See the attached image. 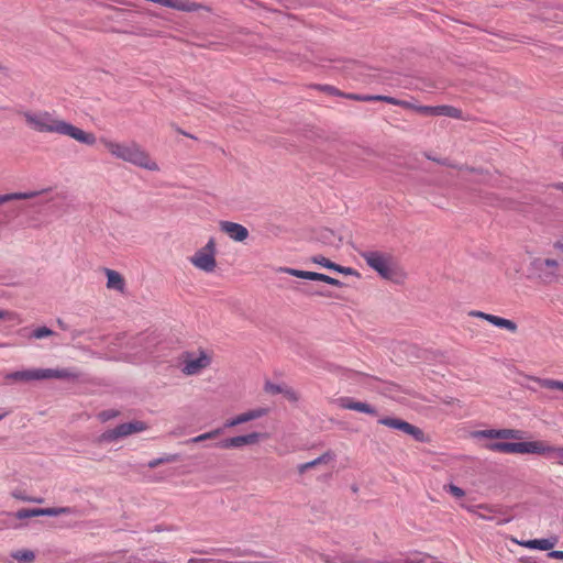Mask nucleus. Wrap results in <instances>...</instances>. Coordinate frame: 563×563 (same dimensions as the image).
Returning <instances> with one entry per match:
<instances>
[{
	"label": "nucleus",
	"mask_w": 563,
	"mask_h": 563,
	"mask_svg": "<svg viewBox=\"0 0 563 563\" xmlns=\"http://www.w3.org/2000/svg\"><path fill=\"white\" fill-rule=\"evenodd\" d=\"M25 124L37 133H54L69 136L85 145H93L96 135L60 119L55 111L24 110L20 112Z\"/></svg>",
	"instance_id": "nucleus-1"
},
{
	"label": "nucleus",
	"mask_w": 563,
	"mask_h": 563,
	"mask_svg": "<svg viewBox=\"0 0 563 563\" xmlns=\"http://www.w3.org/2000/svg\"><path fill=\"white\" fill-rule=\"evenodd\" d=\"M101 144L115 158L130 163L137 167L158 172V164L153 161L150 154L136 142H117L110 139L101 137Z\"/></svg>",
	"instance_id": "nucleus-2"
},
{
	"label": "nucleus",
	"mask_w": 563,
	"mask_h": 563,
	"mask_svg": "<svg viewBox=\"0 0 563 563\" xmlns=\"http://www.w3.org/2000/svg\"><path fill=\"white\" fill-rule=\"evenodd\" d=\"M15 380H34V379H77L79 373L68 368H32L18 371L10 375Z\"/></svg>",
	"instance_id": "nucleus-3"
},
{
	"label": "nucleus",
	"mask_w": 563,
	"mask_h": 563,
	"mask_svg": "<svg viewBox=\"0 0 563 563\" xmlns=\"http://www.w3.org/2000/svg\"><path fill=\"white\" fill-rule=\"evenodd\" d=\"M559 263L552 258H533L529 265L531 278L539 279L542 284H552L559 277Z\"/></svg>",
	"instance_id": "nucleus-4"
},
{
	"label": "nucleus",
	"mask_w": 563,
	"mask_h": 563,
	"mask_svg": "<svg viewBox=\"0 0 563 563\" xmlns=\"http://www.w3.org/2000/svg\"><path fill=\"white\" fill-rule=\"evenodd\" d=\"M217 244L214 238H210L205 246L197 250L189 262L199 271L213 273L217 267Z\"/></svg>",
	"instance_id": "nucleus-5"
},
{
	"label": "nucleus",
	"mask_w": 563,
	"mask_h": 563,
	"mask_svg": "<svg viewBox=\"0 0 563 563\" xmlns=\"http://www.w3.org/2000/svg\"><path fill=\"white\" fill-rule=\"evenodd\" d=\"M361 257L374 271H376L383 278L389 279L393 275L391 256L389 254L378 251H364Z\"/></svg>",
	"instance_id": "nucleus-6"
},
{
	"label": "nucleus",
	"mask_w": 563,
	"mask_h": 563,
	"mask_svg": "<svg viewBox=\"0 0 563 563\" xmlns=\"http://www.w3.org/2000/svg\"><path fill=\"white\" fill-rule=\"evenodd\" d=\"M211 364L210 354H185L177 367L186 376L199 375Z\"/></svg>",
	"instance_id": "nucleus-7"
},
{
	"label": "nucleus",
	"mask_w": 563,
	"mask_h": 563,
	"mask_svg": "<svg viewBox=\"0 0 563 563\" xmlns=\"http://www.w3.org/2000/svg\"><path fill=\"white\" fill-rule=\"evenodd\" d=\"M487 449L494 452L509 454H536V451H538L537 441L494 442L487 444Z\"/></svg>",
	"instance_id": "nucleus-8"
},
{
	"label": "nucleus",
	"mask_w": 563,
	"mask_h": 563,
	"mask_svg": "<svg viewBox=\"0 0 563 563\" xmlns=\"http://www.w3.org/2000/svg\"><path fill=\"white\" fill-rule=\"evenodd\" d=\"M378 422L383 426L400 430L409 435H411L417 441H423L424 434L421 429L397 418H382Z\"/></svg>",
	"instance_id": "nucleus-9"
},
{
	"label": "nucleus",
	"mask_w": 563,
	"mask_h": 563,
	"mask_svg": "<svg viewBox=\"0 0 563 563\" xmlns=\"http://www.w3.org/2000/svg\"><path fill=\"white\" fill-rule=\"evenodd\" d=\"M261 433L252 432L245 435H238L220 441L217 446L220 449H238L245 445H253L260 442Z\"/></svg>",
	"instance_id": "nucleus-10"
},
{
	"label": "nucleus",
	"mask_w": 563,
	"mask_h": 563,
	"mask_svg": "<svg viewBox=\"0 0 563 563\" xmlns=\"http://www.w3.org/2000/svg\"><path fill=\"white\" fill-rule=\"evenodd\" d=\"M468 314L471 317L484 319V320L488 321L489 323H492L493 325L500 328V329H505L511 333H515L518 329L517 323L514 322L512 320L501 318V317H498L495 314L486 313V312L478 311V310H472L468 312Z\"/></svg>",
	"instance_id": "nucleus-11"
},
{
	"label": "nucleus",
	"mask_w": 563,
	"mask_h": 563,
	"mask_svg": "<svg viewBox=\"0 0 563 563\" xmlns=\"http://www.w3.org/2000/svg\"><path fill=\"white\" fill-rule=\"evenodd\" d=\"M219 227L223 233L235 242H244L250 235L249 230L236 222L221 221Z\"/></svg>",
	"instance_id": "nucleus-12"
},
{
	"label": "nucleus",
	"mask_w": 563,
	"mask_h": 563,
	"mask_svg": "<svg viewBox=\"0 0 563 563\" xmlns=\"http://www.w3.org/2000/svg\"><path fill=\"white\" fill-rule=\"evenodd\" d=\"M24 336L30 341L51 339L52 343H54L55 345H58V341L60 339V335L57 332L53 331L46 325L25 328Z\"/></svg>",
	"instance_id": "nucleus-13"
},
{
	"label": "nucleus",
	"mask_w": 563,
	"mask_h": 563,
	"mask_svg": "<svg viewBox=\"0 0 563 563\" xmlns=\"http://www.w3.org/2000/svg\"><path fill=\"white\" fill-rule=\"evenodd\" d=\"M268 411H269L268 408H256V409L249 410L246 412L238 415L236 417L228 420L224 423V428H232V427L262 418V417L266 416L268 413Z\"/></svg>",
	"instance_id": "nucleus-14"
},
{
	"label": "nucleus",
	"mask_w": 563,
	"mask_h": 563,
	"mask_svg": "<svg viewBox=\"0 0 563 563\" xmlns=\"http://www.w3.org/2000/svg\"><path fill=\"white\" fill-rule=\"evenodd\" d=\"M103 272L107 276V288L110 290H115L122 295L125 294L126 283L123 276L119 272L111 268H104Z\"/></svg>",
	"instance_id": "nucleus-15"
},
{
	"label": "nucleus",
	"mask_w": 563,
	"mask_h": 563,
	"mask_svg": "<svg viewBox=\"0 0 563 563\" xmlns=\"http://www.w3.org/2000/svg\"><path fill=\"white\" fill-rule=\"evenodd\" d=\"M120 438H126L134 433H141L148 429V424L142 420H133L117 426Z\"/></svg>",
	"instance_id": "nucleus-16"
},
{
	"label": "nucleus",
	"mask_w": 563,
	"mask_h": 563,
	"mask_svg": "<svg viewBox=\"0 0 563 563\" xmlns=\"http://www.w3.org/2000/svg\"><path fill=\"white\" fill-rule=\"evenodd\" d=\"M516 542L519 545L527 548V549L549 551L554 548V545L558 542V539L555 537H553V538H547V539H533V540L516 541Z\"/></svg>",
	"instance_id": "nucleus-17"
},
{
	"label": "nucleus",
	"mask_w": 563,
	"mask_h": 563,
	"mask_svg": "<svg viewBox=\"0 0 563 563\" xmlns=\"http://www.w3.org/2000/svg\"><path fill=\"white\" fill-rule=\"evenodd\" d=\"M277 271L282 272V273H286V274L295 276V277H298V278L309 279V280H319V282L324 283V280L327 278L325 274L300 271V269L290 268V267H279Z\"/></svg>",
	"instance_id": "nucleus-18"
},
{
	"label": "nucleus",
	"mask_w": 563,
	"mask_h": 563,
	"mask_svg": "<svg viewBox=\"0 0 563 563\" xmlns=\"http://www.w3.org/2000/svg\"><path fill=\"white\" fill-rule=\"evenodd\" d=\"M537 446L536 454L553 457L559 464L563 465V448L552 446L543 441H537Z\"/></svg>",
	"instance_id": "nucleus-19"
},
{
	"label": "nucleus",
	"mask_w": 563,
	"mask_h": 563,
	"mask_svg": "<svg viewBox=\"0 0 563 563\" xmlns=\"http://www.w3.org/2000/svg\"><path fill=\"white\" fill-rule=\"evenodd\" d=\"M49 190H51L49 188H44L38 191L10 192V194L0 195V205L12 201V200L32 199L42 194H46Z\"/></svg>",
	"instance_id": "nucleus-20"
},
{
	"label": "nucleus",
	"mask_w": 563,
	"mask_h": 563,
	"mask_svg": "<svg viewBox=\"0 0 563 563\" xmlns=\"http://www.w3.org/2000/svg\"><path fill=\"white\" fill-rule=\"evenodd\" d=\"M466 509L473 514H475L478 518L483 520H496L497 525H503L509 521V519H496L495 516L492 515L494 512L493 508L487 505H478L476 507H466Z\"/></svg>",
	"instance_id": "nucleus-21"
},
{
	"label": "nucleus",
	"mask_w": 563,
	"mask_h": 563,
	"mask_svg": "<svg viewBox=\"0 0 563 563\" xmlns=\"http://www.w3.org/2000/svg\"><path fill=\"white\" fill-rule=\"evenodd\" d=\"M161 334L156 331H146L137 336V341L144 349L156 347L159 344Z\"/></svg>",
	"instance_id": "nucleus-22"
},
{
	"label": "nucleus",
	"mask_w": 563,
	"mask_h": 563,
	"mask_svg": "<svg viewBox=\"0 0 563 563\" xmlns=\"http://www.w3.org/2000/svg\"><path fill=\"white\" fill-rule=\"evenodd\" d=\"M333 459V454L330 452H327L322 454L321 456L317 457L316 460H312L310 462L303 463L299 465L298 471L299 473H305L306 471L316 467L319 464L327 463L328 461Z\"/></svg>",
	"instance_id": "nucleus-23"
},
{
	"label": "nucleus",
	"mask_w": 563,
	"mask_h": 563,
	"mask_svg": "<svg viewBox=\"0 0 563 563\" xmlns=\"http://www.w3.org/2000/svg\"><path fill=\"white\" fill-rule=\"evenodd\" d=\"M76 510L71 507L41 508V516L56 517L60 515H74Z\"/></svg>",
	"instance_id": "nucleus-24"
},
{
	"label": "nucleus",
	"mask_w": 563,
	"mask_h": 563,
	"mask_svg": "<svg viewBox=\"0 0 563 563\" xmlns=\"http://www.w3.org/2000/svg\"><path fill=\"white\" fill-rule=\"evenodd\" d=\"M435 115L460 119L462 117V111L452 106H437Z\"/></svg>",
	"instance_id": "nucleus-25"
},
{
	"label": "nucleus",
	"mask_w": 563,
	"mask_h": 563,
	"mask_svg": "<svg viewBox=\"0 0 563 563\" xmlns=\"http://www.w3.org/2000/svg\"><path fill=\"white\" fill-rule=\"evenodd\" d=\"M11 556L19 563H31L35 559V553L31 550H16L11 553Z\"/></svg>",
	"instance_id": "nucleus-26"
},
{
	"label": "nucleus",
	"mask_w": 563,
	"mask_h": 563,
	"mask_svg": "<svg viewBox=\"0 0 563 563\" xmlns=\"http://www.w3.org/2000/svg\"><path fill=\"white\" fill-rule=\"evenodd\" d=\"M119 439H121V438H120V435L118 433V429L115 427L113 429H109V430L104 431L103 433H101L97 438V442L100 444L111 443V442L118 441Z\"/></svg>",
	"instance_id": "nucleus-27"
},
{
	"label": "nucleus",
	"mask_w": 563,
	"mask_h": 563,
	"mask_svg": "<svg viewBox=\"0 0 563 563\" xmlns=\"http://www.w3.org/2000/svg\"><path fill=\"white\" fill-rule=\"evenodd\" d=\"M534 380L543 388L558 389L563 391V382L550 378H534Z\"/></svg>",
	"instance_id": "nucleus-28"
},
{
	"label": "nucleus",
	"mask_w": 563,
	"mask_h": 563,
	"mask_svg": "<svg viewBox=\"0 0 563 563\" xmlns=\"http://www.w3.org/2000/svg\"><path fill=\"white\" fill-rule=\"evenodd\" d=\"M221 433H222V429H220V428L219 429H214V430H211L209 432L199 434V435H197L195 438H191L187 442L188 443H199V442H202V441H206V440L214 439V438L219 437Z\"/></svg>",
	"instance_id": "nucleus-29"
},
{
	"label": "nucleus",
	"mask_w": 563,
	"mask_h": 563,
	"mask_svg": "<svg viewBox=\"0 0 563 563\" xmlns=\"http://www.w3.org/2000/svg\"><path fill=\"white\" fill-rule=\"evenodd\" d=\"M409 109H413L419 113L426 114V115H435L437 112V106H416L410 102H408Z\"/></svg>",
	"instance_id": "nucleus-30"
},
{
	"label": "nucleus",
	"mask_w": 563,
	"mask_h": 563,
	"mask_svg": "<svg viewBox=\"0 0 563 563\" xmlns=\"http://www.w3.org/2000/svg\"><path fill=\"white\" fill-rule=\"evenodd\" d=\"M41 516V508H33V509H20L15 512V517L18 519H26L32 517H40Z\"/></svg>",
	"instance_id": "nucleus-31"
},
{
	"label": "nucleus",
	"mask_w": 563,
	"mask_h": 563,
	"mask_svg": "<svg viewBox=\"0 0 563 563\" xmlns=\"http://www.w3.org/2000/svg\"><path fill=\"white\" fill-rule=\"evenodd\" d=\"M119 416H120V411L119 410H117V409H108V410L100 411L97 415V418L101 422H107L109 420L115 419Z\"/></svg>",
	"instance_id": "nucleus-32"
},
{
	"label": "nucleus",
	"mask_w": 563,
	"mask_h": 563,
	"mask_svg": "<svg viewBox=\"0 0 563 563\" xmlns=\"http://www.w3.org/2000/svg\"><path fill=\"white\" fill-rule=\"evenodd\" d=\"M373 101H384V102H387L389 104H394V106H404V107H408V102L406 101H400L394 97H389V96H380V95H376V96H373Z\"/></svg>",
	"instance_id": "nucleus-33"
},
{
	"label": "nucleus",
	"mask_w": 563,
	"mask_h": 563,
	"mask_svg": "<svg viewBox=\"0 0 563 563\" xmlns=\"http://www.w3.org/2000/svg\"><path fill=\"white\" fill-rule=\"evenodd\" d=\"M312 262L314 264H318L322 267H325V268H329V269H333L335 271L336 268V265L335 263L331 262L330 260L325 258L324 256L322 255H316L312 257Z\"/></svg>",
	"instance_id": "nucleus-34"
},
{
	"label": "nucleus",
	"mask_w": 563,
	"mask_h": 563,
	"mask_svg": "<svg viewBox=\"0 0 563 563\" xmlns=\"http://www.w3.org/2000/svg\"><path fill=\"white\" fill-rule=\"evenodd\" d=\"M176 459H177L176 455H165V456H162V457L154 459V460L150 461L147 466L150 468H155V467H157L161 464L175 462Z\"/></svg>",
	"instance_id": "nucleus-35"
},
{
	"label": "nucleus",
	"mask_w": 563,
	"mask_h": 563,
	"mask_svg": "<svg viewBox=\"0 0 563 563\" xmlns=\"http://www.w3.org/2000/svg\"><path fill=\"white\" fill-rule=\"evenodd\" d=\"M357 402L358 401H355L353 398L350 397H341L338 399L339 407L354 411L356 410Z\"/></svg>",
	"instance_id": "nucleus-36"
},
{
	"label": "nucleus",
	"mask_w": 563,
	"mask_h": 563,
	"mask_svg": "<svg viewBox=\"0 0 563 563\" xmlns=\"http://www.w3.org/2000/svg\"><path fill=\"white\" fill-rule=\"evenodd\" d=\"M286 387H287V385H284V384L279 385V384H273V383L267 382L265 384L264 389L266 393L275 395V394H283L284 390L286 389Z\"/></svg>",
	"instance_id": "nucleus-37"
},
{
	"label": "nucleus",
	"mask_w": 563,
	"mask_h": 563,
	"mask_svg": "<svg viewBox=\"0 0 563 563\" xmlns=\"http://www.w3.org/2000/svg\"><path fill=\"white\" fill-rule=\"evenodd\" d=\"M519 432L514 429H498V439H519Z\"/></svg>",
	"instance_id": "nucleus-38"
},
{
	"label": "nucleus",
	"mask_w": 563,
	"mask_h": 563,
	"mask_svg": "<svg viewBox=\"0 0 563 563\" xmlns=\"http://www.w3.org/2000/svg\"><path fill=\"white\" fill-rule=\"evenodd\" d=\"M355 411L372 415V416L377 415V411L374 407H372L371 405H368L366 402H361V401L357 402V407H356Z\"/></svg>",
	"instance_id": "nucleus-39"
},
{
	"label": "nucleus",
	"mask_w": 563,
	"mask_h": 563,
	"mask_svg": "<svg viewBox=\"0 0 563 563\" xmlns=\"http://www.w3.org/2000/svg\"><path fill=\"white\" fill-rule=\"evenodd\" d=\"M475 437L486 439H498V429L481 430L475 433Z\"/></svg>",
	"instance_id": "nucleus-40"
},
{
	"label": "nucleus",
	"mask_w": 563,
	"mask_h": 563,
	"mask_svg": "<svg viewBox=\"0 0 563 563\" xmlns=\"http://www.w3.org/2000/svg\"><path fill=\"white\" fill-rule=\"evenodd\" d=\"M283 395H284V397H285L288 401H290V402H292V404H296V402L299 400V395H298V393H297L295 389H292V388H290V387H288V386H287V387H286V389L284 390Z\"/></svg>",
	"instance_id": "nucleus-41"
},
{
	"label": "nucleus",
	"mask_w": 563,
	"mask_h": 563,
	"mask_svg": "<svg viewBox=\"0 0 563 563\" xmlns=\"http://www.w3.org/2000/svg\"><path fill=\"white\" fill-rule=\"evenodd\" d=\"M444 489L452 494L455 498H462L465 496V492L453 484L444 486Z\"/></svg>",
	"instance_id": "nucleus-42"
},
{
	"label": "nucleus",
	"mask_w": 563,
	"mask_h": 563,
	"mask_svg": "<svg viewBox=\"0 0 563 563\" xmlns=\"http://www.w3.org/2000/svg\"><path fill=\"white\" fill-rule=\"evenodd\" d=\"M12 497L15 499L27 501V503H38V504L43 503L42 498H32V497L25 496L19 492H13Z\"/></svg>",
	"instance_id": "nucleus-43"
},
{
	"label": "nucleus",
	"mask_w": 563,
	"mask_h": 563,
	"mask_svg": "<svg viewBox=\"0 0 563 563\" xmlns=\"http://www.w3.org/2000/svg\"><path fill=\"white\" fill-rule=\"evenodd\" d=\"M346 97L357 101H373V95H346Z\"/></svg>",
	"instance_id": "nucleus-44"
},
{
	"label": "nucleus",
	"mask_w": 563,
	"mask_h": 563,
	"mask_svg": "<svg viewBox=\"0 0 563 563\" xmlns=\"http://www.w3.org/2000/svg\"><path fill=\"white\" fill-rule=\"evenodd\" d=\"M320 89L328 92L329 95H335V96H340L341 93L338 91L336 88H334L333 86H329V85H325V86H320Z\"/></svg>",
	"instance_id": "nucleus-45"
},
{
	"label": "nucleus",
	"mask_w": 563,
	"mask_h": 563,
	"mask_svg": "<svg viewBox=\"0 0 563 563\" xmlns=\"http://www.w3.org/2000/svg\"><path fill=\"white\" fill-rule=\"evenodd\" d=\"M13 313L8 311V310H3V309H0V320H8V321H11L13 319Z\"/></svg>",
	"instance_id": "nucleus-46"
},
{
	"label": "nucleus",
	"mask_w": 563,
	"mask_h": 563,
	"mask_svg": "<svg viewBox=\"0 0 563 563\" xmlns=\"http://www.w3.org/2000/svg\"><path fill=\"white\" fill-rule=\"evenodd\" d=\"M335 272H339V273H342V274H345V275L354 274V269L353 268L344 267V266H340V265H336Z\"/></svg>",
	"instance_id": "nucleus-47"
},
{
	"label": "nucleus",
	"mask_w": 563,
	"mask_h": 563,
	"mask_svg": "<svg viewBox=\"0 0 563 563\" xmlns=\"http://www.w3.org/2000/svg\"><path fill=\"white\" fill-rule=\"evenodd\" d=\"M551 559L563 560V551L554 550L548 553Z\"/></svg>",
	"instance_id": "nucleus-48"
},
{
	"label": "nucleus",
	"mask_w": 563,
	"mask_h": 563,
	"mask_svg": "<svg viewBox=\"0 0 563 563\" xmlns=\"http://www.w3.org/2000/svg\"><path fill=\"white\" fill-rule=\"evenodd\" d=\"M212 559H199V558H190L187 563H211Z\"/></svg>",
	"instance_id": "nucleus-49"
},
{
	"label": "nucleus",
	"mask_w": 563,
	"mask_h": 563,
	"mask_svg": "<svg viewBox=\"0 0 563 563\" xmlns=\"http://www.w3.org/2000/svg\"><path fill=\"white\" fill-rule=\"evenodd\" d=\"M324 283H327L329 285H333V286H341L342 285V283L339 279H335V278H333L331 276H328V275H327V278H325Z\"/></svg>",
	"instance_id": "nucleus-50"
},
{
	"label": "nucleus",
	"mask_w": 563,
	"mask_h": 563,
	"mask_svg": "<svg viewBox=\"0 0 563 563\" xmlns=\"http://www.w3.org/2000/svg\"><path fill=\"white\" fill-rule=\"evenodd\" d=\"M554 187L563 191V183H559Z\"/></svg>",
	"instance_id": "nucleus-51"
},
{
	"label": "nucleus",
	"mask_w": 563,
	"mask_h": 563,
	"mask_svg": "<svg viewBox=\"0 0 563 563\" xmlns=\"http://www.w3.org/2000/svg\"><path fill=\"white\" fill-rule=\"evenodd\" d=\"M454 401H455V399H453V398L444 400V402H446V404H453Z\"/></svg>",
	"instance_id": "nucleus-52"
},
{
	"label": "nucleus",
	"mask_w": 563,
	"mask_h": 563,
	"mask_svg": "<svg viewBox=\"0 0 563 563\" xmlns=\"http://www.w3.org/2000/svg\"><path fill=\"white\" fill-rule=\"evenodd\" d=\"M556 247L563 251V244H558Z\"/></svg>",
	"instance_id": "nucleus-53"
},
{
	"label": "nucleus",
	"mask_w": 563,
	"mask_h": 563,
	"mask_svg": "<svg viewBox=\"0 0 563 563\" xmlns=\"http://www.w3.org/2000/svg\"><path fill=\"white\" fill-rule=\"evenodd\" d=\"M7 413H0V420H2L5 417Z\"/></svg>",
	"instance_id": "nucleus-54"
},
{
	"label": "nucleus",
	"mask_w": 563,
	"mask_h": 563,
	"mask_svg": "<svg viewBox=\"0 0 563 563\" xmlns=\"http://www.w3.org/2000/svg\"><path fill=\"white\" fill-rule=\"evenodd\" d=\"M313 294H314V295H320V296H322V295H323V292H321V291H316V292H313Z\"/></svg>",
	"instance_id": "nucleus-55"
},
{
	"label": "nucleus",
	"mask_w": 563,
	"mask_h": 563,
	"mask_svg": "<svg viewBox=\"0 0 563 563\" xmlns=\"http://www.w3.org/2000/svg\"><path fill=\"white\" fill-rule=\"evenodd\" d=\"M323 561H324L325 563H331V562H330V560H329L328 558H324V559H323Z\"/></svg>",
	"instance_id": "nucleus-56"
},
{
	"label": "nucleus",
	"mask_w": 563,
	"mask_h": 563,
	"mask_svg": "<svg viewBox=\"0 0 563 563\" xmlns=\"http://www.w3.org/2000/svg\"><path fill=\"white\" fill-rule=\"evenodd\" d=\"M560 154H561V156H562V158H563V146H562V147H561V150H560Z\"/></svg>",
	"instance_id": "nucleus-57"
}]
</instances>
